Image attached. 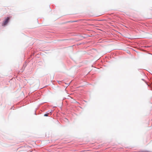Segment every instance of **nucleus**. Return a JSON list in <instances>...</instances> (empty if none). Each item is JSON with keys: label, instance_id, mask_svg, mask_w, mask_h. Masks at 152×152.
<instances>
[{"label": "nucleus", "instance_id": "obj_1", "mask_svg": "<svg viewBox=\"0 0 152 152\" xmlns=\"http://www.w3.org/2000/svg\"><path fill=\"white\" fill-rule=\"evenodd\" d=\"M10 20V18L7 17L5 20L3 22V23H2V26H4L6 25L8 23V21Z\"/></svg>", "mask_w": 152, "mask_h": 152}, {"label": "nucleus", "instance_id": "obj_2", "mask_svg": "<svg viewBox=\"0 0 152 152\" xmlns=\"http://www.w3.org/2000/svg\"><path fill=\"white\" fill-rule=\"evenodd\" d=\"M51 115V113L50 112L49 113H48L45 114L44 115V116H48L49 115Z\"/></svg>", "mask_w": 152, "mask_h": 152}]
</instances>
